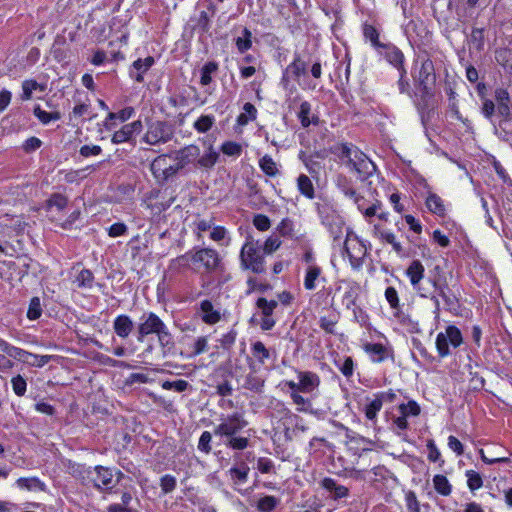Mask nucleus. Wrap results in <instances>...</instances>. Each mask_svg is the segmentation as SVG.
Wrapping results in <instances>:
<instances>
[{"label": "nucleus", "mask_w": 512, "mask_h": 512, "mask_svg": "<svg viewBox=\"0 0 512 512\" xmlns=\"http://www.w3.org/2000/svg\"><path fill=\"white\" fill-rule=\"evenodd\" d=\"M241 266L251 270L255 274H262L266 271L265 260L258 241L248 238L240 252Z\"/></svg>", "instance_id": "obj_8"}, {"label": "nucleus", "mask_w": 512, "mask_h": 512, "mask_svg": "<svg viewBox=\"0 0 512 512\" xmlns=\"http://www.w3.org/2000/svg\"><path fill=\"white\" fill-rule=\"evenodd\" d=\"M467 485L471 491L477 490L483 485L482 478L479 473L474 470L466 471Z\"/></svg>", "instance_id": "obj_47"}, {"label": "nucleus", "mask_w": 512, "mask_h": 512, "mask_svg": "<svg viewBox=\"0 0 512 512\" xmlns=\"http://www.w3.org/2000/svg\"><path fill=\"white\" fill-rule=\"evenodd\" d=\"M344 250L347 254L351 266L354 269H358L363 265L364 258L367 254L366 245L357 237H351L347 234L344 241Z\"/></svg>", "instance_id": "obj_12"}, {"label": "nucleus", "mask_w": 512, "mask_h": 512, "mask_svg": "<svg viewBox=\"0 0 512 512\" xmlns=\"http://www.w3.org/2000/svg\"><path fill=\"white\" fill-rule=\"evenodd\" d=\"M182 170L180 167H178V163L175 162L174 164H171L170 162L167 165V170H164V172L159 176L157 179L160 182L167 181L169 178L176 175L178 171Z\"/></svg>", "instance_id": "obj_63"}, {"label": "nucleus", "mask_w": 512, "mask_h": 512, "mask_svg": "<svg viewBox=\"0 0 512 512\" xmlns=\"http://www.w3.org/2000/svg\"><path fill=\"white\" fill-rule=\"evenodd\" d=\"M310 114H311V105L309 102L307 101H304L301 103L300 105V109H299V112H298V118L301 122V125L303 127H308L310 124H317L318 123V118L313 116L312 118H310Z\"/></svg>", "instance_id": "obj_27"}, {"label": "nucleus", "mask_w": 512, "mask_h": 512, "mask_svg": "<svg viewBox=\"0 0 512 512\" xmlns=\"http://www.w3.org/2000/svg\"><path fill=\"white\" fill-rule=\"evenodd\" d=\"M279 503V498L272 495H266L257 501L256 508L259 512H272L276 509Z\"/></svg>", "instance_id": "obj_28"}, {"label": "nucleus", "mask_w": 512, "mask_h": 512, "mask_svg": "<svg viewBox=\"0 0 512 512\" xmlns=\"http://www.w3.org/2000/svg\"><path fill=\"white\" fill-rule=\"evenodd\" d=\"M205 152L201 155L200 148L195 144L187 145L174 152L173 159L181 169L188 165L195 168L212 169L219 159V153L215 150L213 143L208 138L202 139Z\"/></svg>", "instance_id": "obj_4"}, {"label": "nucleus", "mask_w": 512, "mask_h": 512, "mask_svg": "<svg viewBox=\"0 0 512 512\" xmlns=\"http://www.w3.org/2000/svg\"><path fill=\"white\" fill-rule=\"evenodd\" d=\"M364 37L369 40L373 47L382 48L385 44L379 41V33L372 25L365 24L363 27Z\"/></svg>", "instance_id": "obj_38"}, {"label": "nucleus", "mask_w": 512, "mask_h": 512, "mask_svg": "<svg viewBox=\"0 0 512 512\" xmlns=\"http://www.w3.org/2000/svg\"><path fill=\"white\" fill-rule=\"evenodd\" d=\"M12 386L15 394L18 396H22L26 392V381L20 375L12 378Z\"/></svg>", "instance_id": "obj_61"}, {"label": "nucleus", "mask_w": 512, "mask_h": 512, "mask_svg": "<svg viewBox=\"0 0 512 512\" xmlns=\"http://www.w3.org/2000/svg\"><path fill=\"white\" fill-rule=\"evenodd\" d=\"M428 459L431 462H440V466L444 464V460L441 459V453L433 440L427 442Z\"/></svg>", "instance_id": "obj_54"}, {"label": "nucleus", "mask_w": 512, "mask_h": 512, "mask_svg": "<svg viewBox=\"0 0 512 512\" xmlns=\"http://www.w3.org/2000/svg\"><path fill=\"white\" fill-rule=\"evenodd\" d=\"M203 313L202 320L207 324H215L220 321V313L214 309L213 304L209 300H203L200 304Z\"/></svg>", "instance_id": "obj_23"}, {"label": "nucleus", "mask_w": 512, "mask_h": 512, "mask_svg": "<svg viewBox=\"0 0 512 512\" xmlns=\"http://www.w3.org/2000/svg\"><path fill=\"white\" fill-rule=\"evenodd\" d=\"M250 468L245 462H241L228 470V475L233 485H243L248 480Z\"/></svg>", "instance_id": "obj_20"}, {"label": "nucleus", "mask_w": 512, "mask_h": 512, "mask_svg": "<svg viewBox=\"0 0 512 512\" xmlns=\"http://www.w3.org/2000/svg\"><path fill=\"white\" fill-rule=\"evenodd\" d=\"M257 469L261 473H272L274 472V463L271 459L266 457H260L257 460Z\"/></svg>", "instance_id": "obj_60"}, {"label": "nucleus", "mask_w": 512, "mask_h": 512, "mask_svg": "<svg viewBox=\"0 0 512 512\" xmlns=\"http://www.w3.org/2000/svg\"><path fill=\"white\" fill-rule=\"evenodd\" d=\"M379 237L381 240L390 244L397 254L401 255L403 253V247L401 243L396 240V236L394 235V233L383 230L379 232Z\"/></svg>", "instance_id": "obj_39"}, {"label": "nucleus", "mask_w": 512, "mask_h": 512, "mask_svg": "<svg viewBox=\"0 0 512 512\" xmlns=\"http://www.w3.org/2000/svg\"><path fill=\"white\" fill-rule=\"evenodd\" d=\"M151 334L157 336L159 344L165 349H170L173 345V338L165 323L153 312L144 313L136 328V338L138 342Z\"/></svg>", "instance_id": "obj_6"}, {"label": "nucleus", "mask_w": 512, "mask_h": 512, "mask_svg": "<svg viewBox=\"0 0 512 512\" xmlns=\"http://www.w3.org/2000/svg\"><path fill=\"white\" fill-rule=\"evenodd\" d=\"M191 262V253L190 251L186 252L183 255H180L170 261L169 270L173 272H181L182 269H188Z\"/></svg>", "instance_id": "obj_31"}, {"label": "nucleus", "mask_w": 512, "mask_h": 512, "mask_svg": "<svg viewBox=\"0 0 512 512\" xmlns=\"http://www.w3.org/2000/svg\"><path fill=\"white\" fill-rule=\"evenodd\" d=\"M401 414L404 416L414 415L417 416L420 413V407L415 401H409L407 404H401L399 406Z\"/></svg>", "instance_id": "obj_57"}, {"label": "nucleus", "mask_w": 512, "mask_h": 512, "mask_svg": "<svg viewBox=\"0 0 512 512\" xmlns=\"http://www.w3.org/2000/svg\"><path fill=\"white\" fill-rule=\"evenodd\" d=\"M277 230L280 233V235H282L284 237H289V238H295L296 237V235L294 233L293 221L291 219H289V218L283 219L280 222V224L278 225Z\"/></svg>", "instance_id": "obj_44"}, {"label": "nucleus", "mask_w": 512, "mask_h": 512, "mask_svg": "<svg viewBox=\"0 0 512 512\" xmlns=\"http://www.w3.org/2000/svg\"><path fill=\"white\" fill-rule=\"evenodd\" d=\"M176 478L170 474H166L160 479L161 491L164 494L171 493L176 488Z\"/></svg>", "instance_id": "obj_50"}, {"label": "nucleus", "mask_w": 512, "mask_h": 512, "mask_svg": "<svg viewBox=\"0 0 512 512\" xmlns=\"http://www.w3.org/2000/svg\"><path fill=\"white\" fill-rule=\"evenodd\" d=\"M426 207L430 212L438 216L445 215V205L443 200L435 193H430L426 198Z\"/></svg>", "instance_id": "obj_24"}, {"label": "nucleus", "mask_w": 512, "mask_h": 512, "mask_svg": "<svg viewBox=\"0 0 512 512\" xmlns=\"http://www.w3.org/2000/svg\"><path fill=\"white\" fill-rule=\"evenodd\" d=\"M405 274L409 278L413 290L420 297L430 298L433 301L436 316L439 315L441 309L439 297L444 301L446 310L456 312L459 309V299L448 284H440L431 278L425 280V268L420 260H413Z\"/></svg>", "instance_id": "obj_1"}, {"label": "nucleus", "mask_w": 512, "mask_h": 512, "mask_svg": "<svg viewBox=\"0 0 512 512\" xmlns=\"http://www.w3.org/2000/svg\"><path fill=\"white\" fill-rule=\"evenodd\" d=\"M256 306L261 310L263 317L272 316L273 311L278 306L276 300L268 301L266 298H259L256 302Z\"/></svg>", "instance_id": "obj_40"}, {"label": "nucleus", "mask_w": 512, "mask_h": 512, "mask_svg": "<svg viewBox=\"0 0 512 512\" xmlns=\"http://www.w3.org/2000/svg\"><path fill=\"white\" fill-rule=\"evenodd\" d=\"M155 60L152 56H148L145 59H137L132 64V70L130 71L131 77H133L138 83L144 81V74L152 67Z\"/></svg>", "instance_id": "obj_19"}, {"label": "nucleus", "mask_w": 512, "mask_h": 512, "mask_svg": "<svg viewBox=\"0 0 512 512\" xmlns=\"http://www.w3.org/2000/svg\"><path fill=\"white\" fill-rule=\"evenodd\" d=\"M471 42L476 45L477 49H482L484 45L483 29L474 28L471 33Z\"/></svg>", "instance_id": "obj_64"}, {"label": "nucleus", "mask_w": 512, "mask_h": 512, "mask_svg": "<svg viewBox=\"0 0 512 512\" xmlns=\"http://www.w3.org/2000/svg\"><path fill=\"white\" fill-rule=\"evenodd\" d=\"M336 185L346 197L352 199L355 204H357L359 210H362L361 202L364 200V198L357 194L349 178L344 175H338L336 179Z\"/></svg>", "instance_id": "obj_15"}, {"label": "nucleus", "mask_w": 512, "mask_h": 512, "mask_svg": "<svg viewBox=\"0 0 512 512\" xmlns=\"http://www.w3.org/2000/svg\"><path fill=\"white\" fill-rule=\"evenodd\" d=\"M252 353L258 359L261 364H264L265 360L270 357L269 350L261 341H257L252 345Z\"/></svg>", "instance_id": "obj_42"}, {"label": "nucleus", "mask_w": 512, "mask_h": 512, "mask_svg": "<svg viewBox=\"0 0 512 512\" xmlns=\"http://www.w3.org/2000/svg\"><path fill=\"white\" fill-rule=\"evenodd\" d=\"M102 152V148L99 145H84L80 148L79 153L81 156L87 158L90 156H98Z\"/></svg>", "instance_id": "obj_62"}, {"label": "nucleus", "mask_w": 512, "mask_h": 512, "mask_svg": "<svg viewBox=\"0 0 512 512\" xmlns=\"http://www.w3.org/2000/svg\"><path fill=\"white\" fill-rule=\"evenodd\" d=\"M67 198L62 194H53L51 197L46 201L47 208L51 209L55 207L57 210H62L67 205Z\"/></svg>", "instance_id": "obj_46"}, {"label": "nucleus", "mask_w": 512, "mask_h": 512, "mask_svg": "<svg viewBox=\"0 0 512 512\" xmlns=\"http://www.w3.org/2000/svg\"><path fill=\"white\" fill-rule=\"evenodd\" d=\"M317 212L321 223L327 229L337 224H344L342 217L328 203H317Z\"/></svg>", "instance_id": "obj_14"}, {"label": "nucleus", "mask_w": 512, "mask_h": 512, "mask_svg": "<svg viewBox=\"0 0 512 512\" xmlns=\"http://www.w3.org/2000/svg\"><path fill=\"white\" fill-rule=\"evenodd\" d=\"M253 225L259 231H267L271 226V222H270V219L266 215L257 214L253 218Z\"/></svg>", "instance_id": "obj_58"}, {"label": "nucleus", "mask_w": 512, "mask_h": 512, "mask_svg": "<svg viewBox=\"0 0 512 512\" xmlns=\"http://www.w3.org/2000/svg\"><path fill=\"white\" fill-rule=\"evenodd\" d=\"M321 487L330 493V497L333 500H339L349 495V489L343 485H340L330 477H325L320 483Z\"/></svg>", "instance_id": "obj_16"}, {"label": "nucleus", "mask_w": 512, "mask_h": 512, "mask_svg": "<svg viewBox=\"0 0 512 512\" xmlns=\"http://www.w3.org/2000/svg\"><path fill=\"white\" fill-rule=\"evenodd\" d=\"M281 245V240L277 236H270L264 242L262 250L265 254H272L275 252Z\"/></svg>", "instance_id": "obj_55"}, {"label": "nucleus", "mask_w": 512, "mask_h": 512, "mask_svg": "<svg viewBox=\"0 0 512 512\" xmlns=\"http://www.w3.org/2000/svg\"><path fill=\"white\" fill-rule=\"evenodd\" d=\"M321 274V268L315 265H310L306 270L304 279V287L307 290H314L316 287L315 281Z\"/></svg>", "instance_id": "obj_34"}, {"label": "nucleus", "mask_w": 512, "mask_h": 512, "mask_svg": "<svg viewBox=\"0 0 512 512\" xmlns=\"http://www.w3.org/2000/svg\"><path fill=\"white\" fill-rule=\"evenodd\" d=\"M169 162L170 161L168 155H160L152 161L150 170L156 179L161 176L164 170H167V165Z\"/></svg>", "instance_id": "obj_33"}, {"label": "nucleus", "mask_w": 512, "mask_h": 512, "mask_svg": "<svg viewBox=\"0 0 512 512\" xmlns=\"http://www.w3.org/2000/svg\"><path fill=\"white\" fill-rule=\"evenodd\" d=\"M259 166L267 176L274 177L279 173L276 162L269 155H265L259 160Z\"/></svg>", "instance_id": "obj_36"}, {"label": "nucleus", "mask_w": 512, "mask_h": 512, "mask_svg": "<svg viewBox=\"0 0 512 512\" xmlns=\"http://www.w3.org/2000/svg\"><path fill=\"white\" fill-rule=\"evenodd\" d=\"M174 136L172 125L166 121H150L142 140L149 145H159L169 142Z\"/></svg>", "instance_id": "obj_9"}, {"label": "nucleus", "mask_w": 512, "mask_h": 512, "mask_svg": "<svg viewBox=\"0 0 512 512\" xmlns=\"http://www.w3.org/2000/svg\"><path fill=\"white\" fill-rule=\"evenodd\" d=\"M383 48H385L387 50L386 58L389 61V63H391L393 66H395L399 71H402V68H404L403 53L398 48H396L395 46H392V45H384Z\"/></svg>", "instance_id": "obj_25"}, {"label": "nucleus", "mask_w": 512, "mask_h": 512, "mask_svg": "<svg viewBox=\"0 0 512 512\" xmlns=\"http://www.w3.org/2000/svg\"><path fill=\"white\" fill-rule=\"evenodd\" d=\"M299 158L302 160L306 169L311 175H317L320 171V163L315 161L312 156H305L303 152L299 154Z\"/></svg>", "instance_id": "obj_45"}, {"label": "nucleus", "mask_w": 512, "mask_h": 512, "mask_svg": "<svg viewBox=\"0 0 512 512\" xmlns=\"http://www.w3.org/2000/svg\"><path fill=\"white\" fill-rule=\"evenodd\" d=\"M381 401L375 396V398L365 407V416L367 419L374 421L377 417V413L381 410Z\"/></svg>", "instance_id": "obj_48"}, {"label": "nucleus", "mask_w": 512, "mask_h": 512, "mask_svg": "<svg viewBox=\"0 0 512 512\" xmlns=\"http://www.w3.org/2000/svg\"><path fill=\"white\" fill-rule=\"evenodd\" d=\"M405 500L408 512H420V504L414 491H408Z\"/></svg>", "instance_id": "obj_56"}, {"label": "nucleus", "mask_w": 512, "mask_h": 512, "mask_svg": "<svg viewBox=\"0 0 512 512\" xmlns=\"http://www.w3.org/2000/svg\"><path fill=\"white\" fill-rule=\"evenodd\" d=\"M400 72V77L398 80V89L401 94H407L409 97H414V94H412L411 86L409 83V80L406 77L407 71L405 68H402V71Z\"/></svg>", "instance_id": "obj_49"}, {"label": "nucleus", "mask_w": 512, "mask_h": 512, "mask_svg": "<svg viewBox=\"0 0 512 512\" xmlns=\"http://www.w3.org/2000/svg\"><path fill=\"white\" fill-rule=\"evenodd\" d=\"M411 76L416 88L414 102L419 108L426 109L435 94L436 73L433 61L429 58L417 59L412 67Z\"/></svg>", "instance_id": "obj_2"}, {"label": "nucleus", "mask_w": 512, "mask_h": 512, "mask_svg": "<svg viewBox=\"0 0 512 512\" xmlns=\"http://www.w3.org/2000/svg\"><path fill=\"white\" fill-rule=\"evenodd\" d=\"M364 351L375 363L383 362L388 356L387 348L381 343H367L364 345Z\"/></svg>", "instance_id": "obj_22"}, {"label": "nucleus", "mask_w": 512, "mask_h": 512, "mask_svg": "<svg viewBox=\"0 0 512 512\" xmlns=\"http://www.w3.org/2000/svg\"><path fill=\"white\" fill-rule=\"evenodd\" d=\"M218 70V64L214 61L207 62L201 69L200 83L203 86L209 85L212 82V74Z\"/></svg>", "instance_id": "obj_37"}, {"label": "nucleus", "mask_w": 512, "mask_h": 512, "mask_svg": "<svg viewBox=\"0 0 512 512\" xmlns=\"http://www.w3.org/2000/svg\"><path fill=\"white\" fill-rule=\"evenodd\" d=\"M221 151L228 156H239L242 152V147L236 142L227 141L222 144Z\"/></svg>", "instance_id": "obj_52"}, {"label": "nucleus", "mask_w": 512, "mask_h": 512, "mask_svg": "<svg viewBox=\"0 0 512 512\" xmlns=\"http://www.w3.org/2000/svg\"><path fill=\"white\" fill-rule=\"evenodd\" d=\"M133 328L134 322L128 315H118L113 321L114 332L122 339H126L133 331Z\"/></svg>", "instance_id": "obj_17"}, {"label": "nucleus", "mask_w": 512, "mask_h": 512, "mask_svg": "<svg viewBox=\"0 0 512 512\" xmlns=\"http://www.w3.org/2000/svg\"><path fill=\"white\" fill-rule=\"evenodd\" d=\"M247 425L248 422L243 414L235 412L221 418L220 423L214 427L213 434L219 437L227 448L244 450L249 445V439L237 434Z\"/></svg>", "instance_id": "obj_5"}, {"label": "nucleus", "mask_w": 512, "mask_h": 512, "mask_svg": "<svg viewBox=\"0 0 512 512\" xmlns=\"http://www.w3.org/2000/svg\"><path fill=\"white\" fill-rule=\"evenodd\" d=\"M433 485L437 493L442 496H449L452 492V486L447 477L437 474L433 477Z\"/></svg>", "instance_id": "obj_30"}, {"label": "nucleus", "mask_w": 512, "mask_h": 512, "mask_svg": "<svg viewBox=\"0 0 512 512\" xmlns=\"http://www.w3.org/2000/svg\"><path fill=\"white\" fill-rule=\"evenodd\" d=\"M385 298H386L387 302L389 303V305L391 306V308H393V309L399 308L398 292L394 287L390 286V287L386 288Z\"/></svg>", "instance_id": "obj_59"}, {"label": "nucleus", "mask_w": 512, "mask_h": 512, "mask_svg": "<svg viewBox=\"0 0 512 512\" xmlns=\"http://www.w3.org/2000/svg\"><path fill=\"white\" fill-rule=\"evenodd\" d=\"M243 35H244L243 38L242 37H238L236 39L237 49L241 53L249 50L251 48V46H252V41H251L252 33H251V31L248 30L247 28H244Z\"/></svg>", "instance_id": "obj_43"}, {"label": "nucleus", "mask_w": 512, "mask_h": 512, "mask_svg": "<svg viewBox=\"0 0 512 512\" xmlns=\"http://www.w3.org/2000/svg\"><path fill=\"white\" fill-rule=\"evenodd\" d=\"M297 187H298V190L300 191V193L302 195H304L305 197H307L308 199L314 198V196H315L314 186H313L311 179L307 175H305V174L299 175V177L297 178Z\"/></svg>", "instance_id": "obj_26"}, {"label": "nucleus", "mask_w": 512, "mask_h": 512, "mask_svg": "<svg viewBox=\"0 0 512 512\" xmlns=\"http://www.w3.org/2000/svg\"><path fill=\"white\" fill-rule=\"evenodd\" d=\"M463 342L461 331L454 325L446 327L445 332H440L436 337V349L441 358L450 355L449 345L459 347Z\"/></svg>", "instance_id": "obj_11"}, {"label": "nucleus", "mask_w": 512, "mask_h": 512, "mask_svg": "<svg viewBox=\"0 0 512 512\" xmlns=\"http://www.w3.org/2000/svg\"><path fill=\"white\" fill-rule=\"evenodd\" d=\"M191 263L197 268H204L206 272L217 271L221 267V257L212 248H194L190 250Z\"/></svg>", "instance_id": "obj_10"}, {"label": "nucleus", "mask_w": 512, "mask_h": 512, "mask_svg": "<svg viewBox=\"0 0 512 512\" xmlns=\"http://www.w3.org/2000/svg\"><path fill=\"white\" fill-rule=\"evenodd\" d=\"M162 388L165 390H175L177 392H184L188 388H191V385L186 380H176V381H164L161 384Z\"/></svg>", "instance_id": "obj_41"}, {"label": "nucleus", "mask_w": 512, "mask_h": 512, "mask_svg": "<svg viewBox=\"0 0 512 512\" xmlns=\"http://www.w3.org/2000/svg\"><path fill=\"white\" fill-rule=\"evenodd\" d=\"M215 124V117L213 115H201L194 123L193 128L198 133L208 132Z\"/></svg>", "instance_id": "obj_35"}, {"label": "nucleus", "mask_w": 512, "mask_h": 512, "mask_svg": "<svg viewBox=\"0 0 512 512\" xmlns=\"http://www.w3.org/2000/svg\"><path fill=\"white\" fill-rule=\"evenodd\" d=\"M264 382L263 378L252 371L246 375L243 387L254 392H261L264 387Z\"/></svg>", "instance_id": "obj_29"}, {"label": "nucleus", "mask_w": 512, "mask_h": 512, "mask_svg": "<svg viewBox=\"0 0 512 512\" xmlns=\"http://www.w3.org/2000/svg\"><path fill=\"white\" fill-rule=\"evenodd\" d=\"M297 374L299 379V386L301 387V392L303 393H311L320 384V378L314 372L298 371Z\"/></svg>", "instance_id": "obj_18"}, {"label": "nucleus", "mask_w": 512, "mask_h": 512, "mask_svg": "<svg viewBox=\"0 0 512 512\" xmlns=\"http://www.w3.org/2000/svg\"><path fill=\"white\" fill-rule=\"evenodd\" d=\"M306 72V64L301 59L299 54H295L293 62L290 63L285 70L284 76L282 78L283 82L288 81L289 75L294 79H298L301 75H304Z\"/></svg>", "instance_id": "obj_21"}, {"label": "nucleus", "mask_w": 512, "mask_h": 512, "mask_svg": "<svg viewBox=\"0 0 512 512\" xmlns=\"http://www.w3.org/2000/svg\"><path fill=\"white\" fill-rule=\"evenodd\" d=\"M142 128L143 125L140 120L125 124L113 134L111 141L114 144L131 142L133 137L142 131Z\"/></svg>", "instance_id": "obj_13"}, {"label": "nucleus", "mask_w": 512, "mask_h": 512, "mask_svg": "<svg viewBox=\"0 0 512 512\" xmlns=\"http://www.w3.org/2000/svg\"><path fill=\"white\" fill-rule=\"evenodd\" d=\"M333 153L352 172L357 174L360 181H369L376 174V165L358 147L351 143H339L333 148Z\"/></svg>", "instance_id": "obj_3"}, {"label": "nucleus", "mask_w": 512, "mask_h": 512, "mask_svg": "<svg viewBox=\"0 0 512 512\" xmlns=\"http://www.w3.org/2000/svg\"><path fill=\"white\" fill-rule=\"evenodd\" d=\"M86 476H83V481L101 491H111L123 476L122 472H114L112 469L104 466H95L94 468H87L83 471Z\"/></svg>", "instance_id": "obj_7"}, {"label": "nucleus", "mask_w": 512, "mask_h": 512, "mask_svg": "<svg viewBox=\"0 0 512 512\" xmlns=\"http://www.w3.org/2000/svg\"><path fill=\"white\" fill-rule=\"evenodd\" d=\"M34 115L37 116L43 124H47L51 120H58L60 118L59 113H57V112L48 113V112L41 110V108L39 106H35V105H34Z\"/></svg>", "instance_id": "obj_53"}, {"label": "nucleus", "mask_w": 512, "mask_h": 512, "mask_svg": "<svg viewBox=\"0 0 512 512\" xmlns=\"http://www.w3.org/2000/svg\"><path fill=\"white\" fill-rule=\"evenodd\" d=\"M94 282V275L88 269H82L76 276L74 283L78 288L91 289Z\"/></svg>", "instance_id": "obj_32"}, {"label": "nucleus", "mask_w": 512, "mask_h": 512, "mask_svg": "<svg viewBox=\"0 0 512 512\" xmlns=\"http://www.w3.org/2000/svg\"><path fill=\"white\" fill-rule=\"evenodd\" d=\"M211 440H212V433L209 431H204L199 438L198 449L201 452L209 454L212 450Z\"/></svg>", "instance_id": "obj_51"}]
</instances>
